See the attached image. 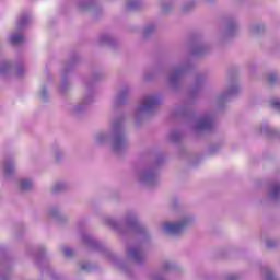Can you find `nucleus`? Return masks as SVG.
I'll use <instances>...</instances> for the list:
<instances>
[{
    "instance_id": "obj_9",
    "label": "nucleus",
    "mask_w": 280,
    "mask_h": 280,
    "mask_svg": "<svg viewBox=\"0 0 280 280\" xmlns=\"http://www.w3.org/2000/svg\"><path fill=\"white\" fill-rule=\"evenodd\" d=\"M268 80H269L270 83H272L277 80V75L270 74Z\"/></svg>"
},
{
    "instance_id": "obj_8",
    "label": "nucleus",
    "mask_w": 280,
    "mask_h": 280,
    "mask_svg": "<svg viewBox=\"0 0 280 280\" xmlns=\"http://www.w3.org/2000/svg\"><path fill=\"white\" fill-rule=\"evenodd\" d=\"M65 255L66 257H71V255H73V249H70V248L65 249Z\"/></svg>"
},
{
    "instance_id": "obj_13",
    "label": "nucleus",
    "mask_w": 280,
    "mask_h": 280,
    "mask_svg": "<svg viewBox=\"0 0 280 280\" xmlns=\"http://www.w3.org/2000/svg\"><path fill=\"white\" fill-rule=\"evenodd\" d=\"M229 280H237L236 277H230Z\"/></svg>"
},
{
    "instance_id": "obj_12",
    "label": "nucleus",
    "mask_w": 280,
    "mask_h": 280,
    "mask_svg": "<svg viewBox=\"0 0 280 280\" xmlns=\"http://www.w3.org/2000/svg\"><path fill=\"white\" fill-rule=\"evenodd\" d=\"M11 168H12V166H9V165L5 166V172H7V174L10 173V170H11Z\"/></svg>"
},
{
    "instance_id": "obj_14",
    "label": "nucleus",
    "mask_w": 280,
    "mask_h": 280,
    "mask_svg": "<svg viewBox=\"0 0 280 280\" xmlns=\"http://www.w3.org/2000/svg\"><path fill=\"white\" fill-rule=\"evenodd\" d=\"M82 269H83V270H86V267H85V266H82Z\"/></svg>"
},
{
    "instance_id": "obj_3",
    "label": "nucleus",
    "mask_w": 280,
    "mask_h": 280,
    "mask_svg": "<svg viewBox=\"0 0 280 280\" xmlns=\"http://www.w3.org/2000/svg\"><path fill=\"white\" fill-rule=\"evenodd\" d=\"M23 40H25V38L22 34H14L11 36V43L13 45H19V43H23Z\"/></svg>"
},
{
    "instance_id": "obj_16",
    "label": "nucleus",
    "mask_w": 280,
    "mask_h": 280,
    "mask_svg": "<svg viewBox=\"0 0 280 280\" xmlns=\"http://www.w3.org/2000/svg\"><path fill=\"white\" fill-rule=\"evenodd\" d=\"M116 143H119V140H117Z\"/></svg>"
},
{
    "instance_id": "obj_6",
    "label": "nucleus",
    "mask_w": 280,
    "mask_h": 280,
    "mask_svg": "<svg viewBox=\"0 0 280 280\" xmlns=\"http://www.w3.org/2000/svg\"><path fill=\"white\" fill-rule=\"evenodd\" d=\"M131 255L135 257V259H137V257H140L141 252H139V249H133L131 250Z\"/></svg>"
},
{
    "instance_id": "obj_10",
    "label": "nucleus",
    "mask_w": 280,
    "mask_h": 280,
    "mask_svg": "<svg viewBox=\"0 0 280 280\" xmlns=\"http://www.w3.org/2000/svg\"><path fill=\"white\" fill-rule=\"evenodd\" d=\"M272 106H276V108H280V102L279 101H272Z\"/></svg>"
},
{
    "instance_id": "obj_5",
    "label": "nucleus",
    "mask_w": 280,
    "mask_h": 280,
    "mask_svg": "<svg viewBox=\"0 0 280 280\" xmlns=\"http://www.w3.org/2000/svg\"><path fill=\"white\" fill-rule=\"evenodd\" d=\"M209 126H211L210 119H202L198 125L200 129L209 128Z\"/></svg>"
},
{
    "instance_id": "obj_15",
    "label": "nucleus",
    "mask_w": 280,
    "mask_h": 280,
    "mask_svg": "<svg viewBox=\"0 0 280 280\" xmlns=\"http://www.w3.org/2000/svg\"><path fill=\"white\" fill-rule=\"evenodd\" d=\"M54 189H55V191H58V187H55Z\"/></svg>"
},
{
    "instance_id": "obj_1",
    "label": "nucleus",
    "mask_w": 280,
    "mask_h": 280,
    "mask_svg": "<svg viewBox=\"0 0 280 280\" xmlns=\"http://www.w3.org/2000/svg\"><path fill=\"white\" fill-rule=\"evenodd\" d=\"M185 226H187V221L178 223H165L164 229L166 233H173V235H178V233H183Z\"/></svg>"
},
{
    "instance_id": "obj_2",
    "label": "nucleus",
    "mask_w": 280,
    "mask_h": 280,
    "mask_svg": "<svg viewBox=\"0 0 280 280\" xmlns=\"http://www.w3.org/2000/svg\"><path fill=\"white\" fill-rule=\"evenodd\" d=\"M159 104V98L156 96H147L142 102V110H148V108H152V106H156Z\"/></svg>"
},
{
    "instance_id": "obj_7",
    "label": "nucleus",
    "mask_w": 280,
    "mask_h": 280,
    "mask_svg": "<svg viewBox=\"0 0 280 280\" xmlns=\"http://www.w3.org/2000/svg\"><path fill=\"white\" fill-rule=\"evenodd\" d=\"M279 192H280V186H275L272 188V196H277V194H279Z\"/></svg>"
},
{
    "instance_id": "obj_4",
    "label": "nucleus",
    "mask_w": 280,
    "mask_h": 280,
    "mask_svg": "<svg viewBox=\"0 0 280 280\" xmlns=\"http://www.w3.org/2000/svg\"><path fill=\"white\" fill-rule=\"evenodd\" d=\"M32 187V182H30V179H22L20 183V189H22V191H25L27 189H30Z\"/></svg>"
},
{
    "instance_id": "obj_11",
    "label": "nucleus",
    "mask_w": 280,
    "mask_h": 280,
    "mask_svg": "<svg viewBox=\"0 0 280 280\" xmlns=\"http://www.w3.org/2000/svg\"><path fill=\"white\" fill-rule=\"evenodd\" d=\"M154 30V26H148L147 32L144 33V36H148V32H152Z\"/></svg>"
}]
</instances>
